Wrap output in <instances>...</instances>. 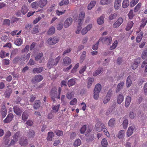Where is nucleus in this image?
Returning <instances> with one entry per match:
<instances>
[{"label":"nucleus","mask_w":147,"mask_h":147,"mask_svg":"<svg viewBox=\"0 0 147 147\" xmlns=\"http://www.w3.org/2000/svg\"><path fill=\"white\" fill-rule=\"evenodd\" d=\"M112 40V38L110 36H108L104 37H101L99 39V41H101L103 43L107 44L108 45L110 44Z\"/></svg>","instance_id":"obj_1"},{"label":"nucleus","mask_w":147,"mask_h":147,"mask_svg":"<svg viewBox=\"0 0 147 147\" xmlns=\"http://www.w3.org/2000/svg\"><path fill=\"white\" fill-rule=\"evenodd\" d=\"M43 77L41 75H36L33 78L31 81L33 83L35 84L41 81Z\"/></svg>","instance_id":"obj_2"},{"label":"nucleus","mask_w":147,"mask_h":147,"mask_svg":"<svg viewBox=\"0 0 147 147\" xmlns=\"http://www.w3.org/2000/svg\"><path fill=\"white\" fill-rule=\"evenodd\" d=\"M58 38L56 37H52L47 40L48 44L50 45H53L57 43L59 40Z\"/></svg>","instance_id":"obj_3"},{"label":"nucleus","mask_w":147,"mask_h":147,"mask_svg":"<svg viewBox=\"0 0 147 147\" xmlns=\"http://www.w3.org/2000/svg\"><path fill=\"white\" fill-rule=\"evenodd\" d=\"M73 22V19L71 17L67 18L65 21L63 25L65 28H67L71 25Z\"/></svg>","instance_id":"obj_4"},{"label":"nucleus","mask_w":147,"mask_h":147,"mask_svg":"<svg viewBox=\"0 0 147 147\" xmlns=\"http://www.w3.org/2000/svg\"><path fill=\"white\" fill-rule=\"evenodd\" d=\"M85 13L84 12H81L79 15L78 18L77 22L78 24H82V21L84 20V18Z\"/></svg>","instance_id":"obj_5"},{"label":"nucleus","mask_w":147,"mask_h":147,"mask_svg":"<svg viewBox=\"0 0 147 147\" xmlns=\"http://www.w3.org/2000/svg\"><path fill=\"white\" fill-rule=\"evenodd\" d=\"M123 20L122 18H119L113 24V27L114 28H116L122 24Z\"/></svg>","instance_id":"obj_6"},{"label":"nucleus","mask_w":147,"mask_h":147,"mask_svg":"<svg viewBox=\"0 0 147 147\" xmlns=\"http://www.w3.org/2000/svg\"><path fill=\"white\" fill-rule=\"evenodd\" d=\"M141 59L140 58H138L136 59L131 66L132 68L133 69H136L138 67V64L141 62Z\"/></svg>","instance_id":"obj_7"},{"label":"nucleus","mask_w":147,"mask_h":147,"mask_svg":"<svg viewBox=\"0 0 147 147\" xmlns=\"http://www.w3.org/2000/svg\"><path fill=\"white\" fill-rule=\"evenodd\" d=\"M13 117V115L11 113L9 114L7 117L3 120L4 123H7L10 122L12 121Z\"/></svg>","instance_id":"obj_8"},{"label":"nucleus","mask_w":147,"mask_h":147,"mask_svg":"<svg viewBox=\"0 0 147 147\" xmlns=\"http://www.w3.org/2000/svg\"><path fill=\"white\" fill-rule=\"evenodd\" d=\"M13 111L17 115L20 116L22 112V110L17 106L13 107Z\"/></svg>","instance_id":"obj_9"},{"label":"nucleus","mask_w":147,"mask_h":147,"mask_svg":"<svg viewBox=\"0 0 147 147\" xmlns=\"http://www.w3.org/2000/svg\"><path fill=\"white\" fill-rule=\"evenodd\" d=\"M30 56V53L28 54H25L21 56V59L22 61H25L26 60H28L29 59Z\"/></svg>","instance_id":"obj_10"},{"label":"nucleus","mask_w":147,"mask_h":147,"mask_svg":"<svg viewBox=\"0 0 147 147\" xmlns=\"http://www.w3.org/2000/svg\"><path fill=\"white\" fill-rule=\"evenodd\" d=\"M71 60L70 58L68 57H65L63 60V63L65 65H67L70 64Z\"/></svg>","instance_id":"obj_11"},{"label":"nucleus","mask_w":147,"mask_h":147,"mask_svg":"<svg viewBox=\"0 0 147 147\" xmlns=\"http://www.w3.org/2000/svg\"><path fill=\"white\" fill-rule=\"evenodd\" d=\"M43 55L42 53H39L38 55L36 56L35 57V60L36 61H39L40 63L42 62V60L43 59Z\"/></svg>","instance_id":"obj_12"},{"label":"nucleus","mask_w":147,"mask_h":147,"mask_svg":"<svg viewBox=\"0 0 147 147\" xmlns=\"http://www.w3.org/2000/svg\"><path fill=\"white\" fill-rule=\"evenodd\" d=\"M12 92V90L11 88H8L7 89L4 94L5 97L7 98H9Z\"/></svg>","instance_id":"obj_13"},{"label":"nucleus","mask_w":147,"mask_h":147,"mask_svg":"<svg viewBox=\"0 0 147 147\" xmlns=\"http://www.w3.org/2000/svg\"><path fill=\"white\" fill-rule=\"evenodd\" d=\"M124 96L122 94H120L117 96V103L119 104H121L123 100Z\"/></svg>","instance_id":"obj_14"},{"label":"nucleus","mask_w":147,"mask_h":147,"mask_svg":"<svg viewBox=\"0 0 147 147\" xmlns=\"http://www.w3.org/2000/svg\"><path fill=\"white\" fill-rule=\"evenodd\" d=\"M143 35V33L142 32H141L138 33L136 38V42H139L141 41Z\"/></svg>","instance_id":"obj_15"},{"label":"nucleus","mask_w":147,"mask_h":147,"mask_svg":"<svg viewBox=\"0 0 147 147\" xmlns=\"http://www.w3.org/2000/svg\"><path fill=\"white\" fill-rule=\"evenodd\" d=\"M43 67H40L38 68H35L33 69L32 72L34 74L40 73L42 71Z\"/></svg>","instance_id":"obj_16"},{"label":"nucleus","mask_w":147,"mask_h":147,"mask_svg":"<svg viewBox=\"0 0 147 147\" xmlns=\"http://www.w3.org/2000/svg\"><path fill=\"white\" fill-rule=\"evenodd\" d=\"M55 65V63H54V59L52 58L49 59L47 64L48 67L50 69Z\"/></svg>","instance_id":"obj_17"},{"label":"nucleus","mask_w":147,"mask_h":147,"mask_svg":"<svg viewBox=\"0 0 147 147\" xmlns=\"http://www.w3.org/2000/svg\"><path fill=\"white\" fill-rule=\"evenodd\" d=\"M121 0H115V4L114 7L117 10L121 6Z\"/></svg>","instance_id":"obj_18"},{"label":"nucleus","mask_w":147,"mask_h":147,"mask_svg":"<svg viewBox=\"0 0 147 147\" xmlns=\"http://www.w3.org/2000/svg\"><path fill=\"white\" fill-rule=\"evenodd\" d=\"M132 77L130 76H129L127 78L126 81V85L127 87H130L132 84V81L131 79L132 78Z\"/></svg>","instance_id":"obj_19"},{"label":"nucleus","mask_w":147,"mask_h":147,"mask_svg":"<svg viewBox=\"0 0 147 147\" xmlns=\"http://www.w3.org/2000/svg\"><path fill=\"white\" fill-rule=\"evenodd\" d=\"M124 84V83L123 82H121L118 84L116 91V93L119 92L120 90L121 89L123 88Z\"/></svg>","instance_id":"obj_20"},{"label":"nucleus","mask_w":147,"mask_h":147,"mask_svg":"<svg viewBox=\"0 0 147 147\" xmlns=\"http://www.w3.org/2000/svg\"><path fill=\"white\" fill-rule=\"evenodd\" d=\"M1 114L2 117H4L7 114V110L5 106L3 105L1 107Z\"/></svg>","instance_id":"obj_21"},{"label":"nucleus","mask_w":147,"mask_h":147,"mask_svg":"<svg viewBox=\"0 0 147 147\" xmlns=\"http://www.w3.org/2000/svg\"><path fill=\"white\" fill-rule=\"evenodd\" d=\"M35 132L34 130L32 129H29L28 132L27 136L29 138H32L34 136Z\"/></svg>","instance_id":"obj_22"},{"label":"nucleus","mask_w":147,"mask_h":147,"mask_svg":"<svg viewBox=\"0 0 147 147\" xmlns=\"http://www.w3.org/2000/svg\"><path fill=\"white\" fill-rule=\"evenodd\" d=\"M40 102L39 100H36L35 101V102L33 105V107L35 109H38L40 106Z\"/></svg>","instance_id":"obj_23"},{"label":"nucleus","mask_w":147,"mask_h":147,"mask_svg":"<svg viewBox=\"0 0 147 147\" xmlns=\"http://www.w3.org/2000/svg\"><path fill=\"white\" fill-rule=\"evenodd\" d=\"M47 2V0H40L38 2L39 7L41 8L43 7L46 5Z\"/></svg>","instance_id":"obj_24"},{"label":"nucleus","mask_w":147,"mask_h":147,"mask_svg":"<svg viewBox=\"0 0 147 147\" xmlns=\"http://www.w3.org/2000/svg\"><path fill=\"white\" fill-rule=\"evenodd\" d=\"M55 31V28L54 26L51 27L49 29L47 32V34L51 35L53 34Z\"/></svg>","instance_id":"obj_25"},{"label":"nucleus","mask_w":147,"mask_h":147,"mask_svg":"<svg viewBox=\"0 0 147 147\" xmlns=\"http://www.w3.org/2000/svg\"><path fill=\"white\" fill-rule=\"evenodd\" d=\"M102 71V68L101 67H99L93 73V76H96L100 74Z\"/></svg>","instance_id":"obj_26"},{"label":"nucleus","mask_w":147,"mask_h":147,"mask_svg":"<svg viewBox=\"0 0 147 147\" xmlns=\"http://www.w3.org/2000/svg\"><path fill=\"white\" fill-rule=\"evenodd\" d=\"M134 128L133 127L130 126L129 127L127 132L128 137L130 136L133 134L134 131Z\"/></svg>","instance_id":"obj_27"},{"label":"nucleus","mask_w":147,"mask_h":147,"mask_svg":"<svg viewBox=\"0 0 147 147\" xmlns=\"http://www.w3.org/2000/svg\"><path fill=\"white\" fill-rule=\"evenodd\" d=\"M76 80L75 79L72 78L69 80L67 82V85L69 87L74 86L76 83Z\"/></svg>","instance_id":"obj_28"},{"label":"nucleus","mask_w":147,"mask_h":147,"mask_svg":"<svg viewBox=\"0 0 147 147\" xmlns=\"http://www.w3.org/2000/svg\"><path fill=\"white\" fill-rule=\"evenodd\" d=\"M28 142L27 139L25 138L22 140H20L19 142V144L22 146H25L28 144Z\"/></svg>","instance_id":"obj_29"},{"label":"nucleus","mask_w":147,"mask_h":147,"mask_svg":"<svg viewBox=\"0 0 147 147\" xmlns=\"http://www.w3.org/2000/svg\"><path fill=\"white\" fill-rule=\"evenodd\" d=\"M115 118H112L110 119L108 122L109 126L111 127H113L115 123Z\"/></svg>","instance_id":"obj_30"},{"label":"nucleus","mask_w":147,"mask_h":147,"mask_svg":"<svg viewBox=\"0 0 147 147\" xmlns=\"http://www.w3.org/2000/svg\"><path fill=\"white\" fill-rule=\"evenodd\" d=\"M112 0H101L100 3L101 5H108L110 3Z\"/></svg>","instance_id":"obj_31"},{"label":"nucleus","mask_w":147,"mask_h":147,"mask_svg":"<svg viewBox=\"0 0 147 147\" xmlns=\"http://www.w3.org/2000/svg\"><path fill=\"white\" fill-rule=\"evenodd\" d=\"M125 132L124 130H122L119 131L118 134V138L119 139L123 138L125 135Z\"/></svg>","instance_id":"obj_32"},{"label":"nucleus","mask_w":147,"mask_h":147,"mask_svg":"<svg viewBox=\"0 0 147 147\" xmlns=\"http://www.w3.org/2000/svg\"><path fill=\"white\" fill-rule=\"evenodd\" d=\"M133 24L134 23L132 21L128 22L127 23V26L126 28V30L128 31L130 30L132 27Z\"/></svg>","instance_id":"obj_33"},{"label":"nucleus","mask_w":147,"mask_h":147,"mask_svg":"<svg viewBox=\"0 0 147 147\" xmlns=\"http://www.w3.org/2000/svg\"><path fill=\"white\" fill-rule=\"evenodd\" d=\"M131 97L127 96L125 102V106L126 107H129L131 102Z\"/></svg>","instance_id":"obj_34"},{"label":"nucleus","mask_w":147,"mask_h":147,"mask_svg":"<svg viewBox=\"0 0 147 147\" xmlns=\"http://www.w3.org/2000/svg\"><path fill=\"white\" fill-rule=\"evenodd\" d=\"M28 11L27 7L25 5H23L22 7L21 12L23 14H25Z\"/></svg>","instance_id":"obj_35"},{"label":"nucleus","mask_w":147,"mask_h":147,"mask_svg":"<svg viewBox=\"0 0 147 147\" xmlns=\"http://www.w3.org/2000/svg\"><path fill=\"white\" fill-rule=\"evenodd\" d=\"M54 136V133L52 132H49L48 133V137L47 140H48L51 141L52 140V138Z\"/></svg>","instance_id":"obj_36"},{"label":"nucleus","mask_w":147,"mask_h":147,"mask_svg":"<svg viewBox=\"0 0 147 147\" xmlns=\"http://www.w3.org/2000/svg\"><path fill=\"white\" fill-rule=\"evenodd\" d=\"M22 119L24 121H25L28 118V115L26 111H24L22 115Z\"/></svg>","instance_id":"obj_37"},{"label":"nucleus","mask_w":147,"mask_h":147,"mask_svg":"<svg viewBox=\"0 0 147 147\" xmlns=\"http://www.w3.org/2000/svg\"><path fill=\"white\" fill-rule=\"evenodd\" d=\"M96 4V2L95 1H91L90 4L88 5V10H91L92 8Z\"/></svg>","instance_id":"obj_38"},{"label":"nucleus","mask_w":147,"mask_h":147,"mask_svg":"<svg viewBox=\"0 0 147 147\" xmlns=\"http://www.w3.org/2000/svg\"><path fill=\"white\" fill-rule=\"evenodd\" d=\"M101 86L99 84H97L95 87L94 91L100 92L101 90Z\"/></svg>","instance_id":"obj_39"},{"label":"nucleus","mask_w":147,"mask_h":147,"mask_svg":"<svg viewBox=\"0 0 147 147\" xmlns=\"http://www.w3.org/2000/svg\"><path fill=\"white\" fill-rule=\"evenodd\" d=\"M69 2L68 0H62L59 3V5L60 6H62L63 5H67Z\"/></svg>","instance_id":"obj_40"},{"label":"nucleus","mask_w":147,"mask_h":147,"mask_svg":"<svg viewBox=\"0 0 147 147\" xmlns=\"http://www.w3.org/2000/svg\"><path fill=\"white\" fill-rule=\"evenodd\" d=\"M104 17L103 16H101L98 19L97 22L99 25L102 24L104 22Z\"/></svg>","instance_id":"obj_41"},{"label":"nucleus","mask_w":147,"mask_h":147,"mask_svg":"<svg viewBox=\"0 0 147 147\" xmlns=\"http://www.w3.org/2000/svg\"><path fill=\"white\" fill-rule=\"evenodd\" d=\"M129 4V1L128 0H124L122 3V6L124 8L128 7Z\"/></svg>","instance_id":"obj_42"},{"label":"nucleus","mask_w":147,"mask_h":147,"mask_svg":"<svg viewBox=\"0 0 147 147\" xmlns=\"http://www.w3.org/2000/svg\"><path fill=\"white\" fill-rule=\"evenodd\" d=\"M94 81V79L93 78H88V88H90Z\"/></svg>","instance_id":"obj_43"},{"label":"nucleus","mask_w":147,"mask_h":147,"mask_svg":"<svg viewBox=\"0 0 147 147\" xmlns=\"http://www.w3.org/2000/svg\"><path fill=\"white\" fill-rule=\"evenodd\" d=\"M108 144L107 141L105 138H104L102 139L101 142V144L102 146L106 147L107 146Z\"/></svg>","instance_id":"obj_44"},{"label":"nucleus","mask_w":147,"mask_h":147,"mask_svg":"<svg viewBox=\"0 0 147 147\" xmlns=\"http://www.w3.org/2000/svg\"><path fill=\"white\" fill-rule=\"evenodd\" d=\"M81 144V141L80 139L76 140L74 143V146H80Z\"/></svg>","instance_id":"obj_45"},{"label":"nucleus","mask_w":147,"mask_h":147,"mask_svg":"<svg viewBox=\"0 0 147 147\" xmlns=\"http://www.w3.org/2000/svg\"><path fill=\"white\" fill-rule=\"evenodd\" d=\"M147 57V48L146 49L142 52V57L143 59H145Z\"/></svg>","instance_id":"obj_46"},{"label":"nucleus","mask_w":147,"mask_h":147,"mask_svg":"<svg viewBox=\"0 0 147 147\" xmlns=\"http://www.w3.org/2000/svg\"><path fill=\"white\" fill-rule=\"evenodd\" d=\"M118 44V41L117 40H115L114 42L113 43L112 45L110 47L111 50H113L115 49L117 47Z\"/></svg>","instance_id":"obj_47"},{"label":"nucleus","mask_w":147,"mask_h":147,"mask_svg":"<svg viewBox=\"0 0 147 147\" xmlns=\"http://www.w3.org/2000/svg\"><path fill=\"white\" fill-rule=\"evenodd\" d=\"M20 133L19 132H17L13 136V138L16 141H18L20 136Z\"/></svg>","instance_id":"obj_48"},{"label":"nucleus","mask_w":147,"mask_h":147,"mask_svg":"<svg viewBox=\"0 0 147 147\" xmlns=\"http://www.w3.org/2000/svg\"><path fill=\"white\" fill-rule=\"evenodd\" d=\"M31 5L32 8L35 9L38 8L39 6L38 3L36 2L32 3Z\"/></svg>","instance_id":"obj_49"},{"label":"nucleus","mask_w":147,"mask_h":147,"mask_svg":"<svg viewBox=\"0 0 147 147\" xmlns=\"http://www.w3.org/2000/svg\"><path fill=\"white\" fill-rule=\"evenodd\" d=\"M14 43L17 45L20 46L21 45L22 43L21 39L20 38L17 39L15 41Z\"/></svg>","instance_id":"obj_50"},{"label":"nucleus","mask_w":147,"mask_h":147,"mask_svg":"<svg viewBox=\"0 0 147 147\" xmlns=\"http://www.w3.org/2000/svg\"><path fill=\"white\" fill-rule=\"evenodd\" d=\"M139 0H132L131 2L130 5L132 7L134 6L138 2Z\"/></svg>","instance_id":"obj_51"},{"label":"nucleus","mask_w":147,"mask_h":147,"mask_svg":"<svg viewBox=\"0 0 147 147\" xmlns=\"http://www.w3.org/2000/svg\"><path fill=\"white\" fill-rule=\"evenodd\" d=\"M100 92L94 91L93 97L94 99L97 100L99 96V93Z\"/></svg>","instance_id":"obj_52"},{"label":"nucleus","mask_w":147,"mask_h":147,"mask_svg":"<svg viewBox=\"0 0 147 147\" xmlns=\"http://www.w3.org/2000/svg\"><path fill=\"white\" fill-rule=\"evenodd\" d=\"M30 49V46L29 45H26L25 48L22 50V53H27L29 51Z\"/></svg>","instance_id":"obj_53"},{"label":"nucleus","mask_w":147,"mask_h":147,"mask_svg":"<svg viewBox=\"0 0 147 147\" xmlns=\"http://www.w3.org/2000/svg\"><path fill=\"white\" fill-rule=\"evenodd\" d=\"M55 132L58 136H61L63 135V132L62 131L59 130H55Z\"/></svg>","instance_id":"obj_54"},{"label":"nucleus","mask_w":147,"mask_h":147,"mask_svg":"<svg viewBox=\"0 0 147 147\" xmlns=\"http://www.w3.org/2000/svg\"><path fill=\"white\" fill-rule=\"evenodd\" d=\"M38 27L37 26H36L34 28L32 33V34H36L38 33Z\"/></svg>","instance_id":"obj_55"},{"label":"nucleus","mask_w":147,"mask_h":147,"mask_svg":"<svg viewBox=\"0 0 147 147\" xmlns=\"http://www.w3.org/2000/svg\"><path fill=\"white\" fill-rule=\"evenodd\" d=\"M128 123V121L127 119H125L123 121V125L124 129H126L127 127Z\"/></svg>","instance_id":"obj_56"},{"label":"nucleus","mask_w":147,"mask_h":147,"mask_svg":"<svg viewBox=\"0 0 147 147\" xmlns=\"http://www.w3.org/2000/svg\"><path fill=\"white\" fill-rule=\"evenodd\" d=\"M141 22L142 23L140 27H144L147 23V20L144 19H142Z\"/></svg>","instance_id":"obj_57"},{"label":"nucleus","mask_w":147,"mask_h":147,"mask_svg":"<svg viewBox=\"0 0 147 147\" xmlns=\"http://www.w3.org/2000/svg\"><path fill=\"white\" fill-rule=\"evenodd\" d=\"M86 129V127L85 125H83L80 129V132L82 134H83L84 133Z\"/></svg>","instance_id":"obj_58"},{"label":"nucleus","mask_w":147,"mask_h":147,"mask_svg":"<svg viewBox=\"0 0 147 147\" xmlns=\"http://www.w3.org/2000/svg\"><path fill=\"white\" fill-rule=\"evenodd\" d=\"M10 21L8 19H5L3 21V24L4 25L9 26L10 24Z\"/></svg>","instance_id":"obj_59"},{"label":"nucleus","mask_w":147,"mask_h":147,"mask_svg":"<svg viewBox=\"0 0 147 147\" xmlns=\"http://www.w3.org/2000/svg\"><path fill=\"white\" fill-rule=\"evenodd\" d=\"M63 28V24L61 22L59 23L57 25V30H61Z\"/></svg>","instance_id":"obj_60"},{"label":"nucleus","mask_w":147,"mask_h":147,"mask_svg":"<svg viewBox=\"0 0 147 147\" xmlns=\"http://www.w3.org/2000/svg\"><path fill=\"white\" fill-rule=\"evenodd\" d=\"M72 92H68L67 94L66 97L69 99H71L72 97Z\"/></svg>","instance_id":"obj_61"},{"label":"nucleus","mask_w":147,"mask_h":147,"mask_svg":"<svg viewBox=\"0 0 147 147\" xmlns=\"http://www.w3.org/2000/svg\"><path fill=\"white\" fill-rule=\"evenodd\" d=\"M117 17V14L115 13H112L110 15L109 17V19L111 20H112L115 19Z\"/></svg>","instance_id":"obj_62"},{"label":"nucleus","mask_w":147,"mask_h":147,"mask_svg":"<svg viewBox=\"0 0 147 147\" xmlns=\"http://www.w3.org/2000/svg\"><path fill=\"white\" fill-rule=\"evenodd\" d=\"M18 50L17 49H13L12 51L11 55L14 56L18 53Z\"/></svg>","instance_id":"obj_63"},{"label":"nucleus","mask_w":147,"mask_h":147,"mask_svg":"<svg viewBox=\"0 0 147 147\" xmlns=\"http://www.w3.org/2000/svg\"><path fill=\"white\" fill-rule=\"evenodd\" d=\"M141 6V3H138L134 8V11L135 12L137 11L139 9Z\"/></svg>","instance_id":"obj_64"}]
</instances>
